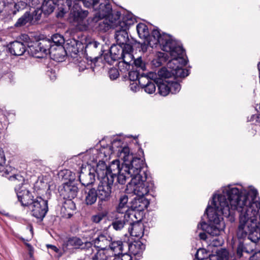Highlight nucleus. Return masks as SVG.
<instances>
[{
    "label": "nucleus",
    "instance_id": "obj_1",
    "mask_svg": "<svg viewBox=\"0 0 260 260\" xmlns=\"http://www.w3.org/2000/svg\"><path fill=\"white\" fill-rule=\"evenodd\" d=\"M229 200L233 208L239 213V224L237 231L238 239L248 237L253 243L244 244L240 242L237 248V256L241 258L244 252L249 254L255 248L260 239V202L257 190L253 188L247 190L237 187L226 188Z\"/></svg>",
    "mask_w": 260,
    "mask_h": 260
},
{
    "label": "nucleus",
    "instance_id": "obj_2",
    "mask_svg": "<svg viewBox=\"0 0 260 260\" xmlns=\"http://www.w3.org/2000/svg\"><path fill=\"white\" fill-rule=\"evenodd\" d=\"M234 187H235L232 185L223 187L222 193L217 196L214 195L211 205H208L206 209L209 224L203 221L200 225L203 231L212 237L209 240L210 246L218 247L223 244V240L220 234L225 228L224 218L231 222L235 221L237 208L232 207L226 192H224L225 188Z\"/></svg>",
    "mask_w": 260,
    "mask_h": 260
},
{
    "label": "nucleus",
    "instance_id": "obj_3",
    "mask_svg": "<svg viewBox=\"0 0 260 260\" xmlns=\"http://www.w3.org/2000/svg\"><path fill=\"white\" fill-rule=\"evenodd\" d=\"M159 34L157 31L153 32V38L150 41V44L153 47L156 43H160L161 49L169 53L172 59L167 63V67L171 69L172 76L175 78H184L188 76L189 70L183 68L187 64V61L183 57L185 50L181 44L170 35H165L159 39Z\"/></svg>",
    "mask_w": 260,
    "mask_h": 260
},
{
    "label": "nucleus",
    "instance_id": "obj_4",
    "mask_svg": "<svg viewBox=\"0 0 260 260\" xmlns=\"http://www.w3.org/2000/svg\"><path fill=\"white\" fill-rule=\"evenodd\" d=\"M122 150L123 152H121L120 157L123 162L120 173L116 176L117 182L120 184H124L129 178L133 179L138 174V172H140V169H143L145 166L144 158L127 154V148H125Z\"/></svg>",
    "mask_w": 260,
    "mask_h": 260
},
{
    "label": "nucleus",
    "instance_id": "obj_5",
    "mask_svg": "<svg viewBox=\"0 0 260 260\" xmlns=\"http://www.w3.org/2000/svg\"><path fill=\"white\" fill-rule=\"evenodd\" d=\"M133 46L132 44L122 46L119 44L112 45L109 50V53L113 59L118 61V68L121 71L125 72L130 69L133 61Z\"/></svg>",
    "mask_w": 260,
    "mask_h": 260
},
{
    "label": "nucleus",
    "instance_id": "obj_6",
    "mask_svg": "<svg viewBox=\"0 0 260 260\" xmlns=\"http://www.w3.org/2000/svg\"><path fill=\"white\" fill-rule=\"evenodd\" d=\"M146 165L143 169H140L135 177L131 179V181L126 185L128 193H133L137 196H145L149 192L150 186L149 184L147 175Z\"/></svg>",
    "mask_w": 260,
    "mask_h": 260
},
{
    "label": "nucleus",
    "instance_id": "obj_7",
    "mask_svg": "<svg viewBox=\"0 0 260 260\" xmlns=\"http://www.w3.org/2000/svg\"><path fill=\"white\" fill-rule=\"evenodd\" d=\"M104 166L99 165L98 168L97 178L100 182L98 186L97 192L99 195V198L102 201H108L111 197L112 187L113 185L114 181L111 178L105 177V172L103 171Z\"/></svg>",
    "mask_w": 260,
    "mask_h": 260
},
{
    "label": "nucleus",
    "instance_id": "obj_8",
    "mask_svg": "<svg viewBox=\"0 0 260 260\" xmlns=\"http://www.w3.org/2000/svg\"><path fill=\"white\" fill-rule=\"evenodd\" d=\"M136 19L133 14L127 13L122 17V21L119 22V27L115 31V38L117 44L125 46L126 44H132L127 30L129 26L136 22Z\"/></svg>",
    "mask_w": 260,
    "mask_h": 260
},
{
    "label": "nucleus",
    "instance_id": "obj_9",
    "mask_svg": "<svg viewBox=\"0 0 260 260\" xmlns=\"http://www.w3.org/2000/svg\"><path fill=\"white\" fill-rule=\"evenodd\" d=\"M62 246L64 252H72L74 249H80L85 250L86 255H88L93 251L91 242H83L81 239L76 236L67 238L63 241Z\"/></svg>",
    "mask_w": 260,
    "mask_h": 260
},
{
    "label": "nucleus",
    "instance_id": "obj_10",
    "mask_svg": "<svg viewBox=\"0 0 260 260\" xmlns=\"http://www.w3.org/2000/svg\"><path fill=\"white\" fill-rule=\"evenodd\" d=\"M31 214L40 221H43L48 211V201L37 197L30 206Z\"/></svg>",
    "mask_w": 260,
    "mask_h": 260
},
{
    "label": "nucleus",
    "instance_id": "obj_11",
    "mask_svg": "<svg viewBox=\"0 0 260 260\" xmlns=\"http://www.w3.org/2000/svg\"><path fill=\"white\" fill-rule=\"evenodd\" d=\"M196 257L199 260H229V252L225 248L217 249L215 254L208 255L205 249H200L196 254Z\"/></svg>",
    "mask_w": 260,
    "mask_h": 260
},
{
    "label": "nucleus",
    "instance_id": "obj_12",
    "mask_svg": "<svg viewBox=\"0 0 260 260\" xmlns=\"http://www.w3.org/2000/svg\"><path fill=\"white\" fill-rule=\"evenodd\" d=\"M49 45V40H41L34 42L29 45L28 51L37 58H43L47 55V48L50 46Z\"/></svg>",
    "mask_w": 260,
    "mask_h": 260
},
{
    "label": "nucleus",
    "instance_id": "obj_13",
    "mask_svg": "<svg viewBox=\"0 0 260 260\" xmlns=\"http://www.w3.org/2000/svg\"><path fill=\"white\" fill-rule=\"evenodd\" d=\"M93 11L95 13L92 20L93 22H97L99 19H103L109 16L112 13V8L109 0H99Z\"/></svg>",
    "mask_w": 260,
    "mask_h": 260
},
{
    "label": "nucleus",
    "instance_id": "obj_14",
    "mask_svg": "<svg viewBox=\"0 0 260 260\" xmlns=\"http://www.w3.org/2000/svg\"><path fill=\"white\" fill-rule=\"evenodd\" d=\"M128 149V155H133V153H131L129 152V148L126 145L122 146L121 141L120 140H114L112 142L111 145L107 146L106 147H103L101 150V153H103L105 157L110 156L112 153H116L117 156L121 158L120 153L123 152V150L124 148Z\"/></svg>",
    "mask_w": 260,
    "mask_h": 260
},
{
    "label": "nucleus",
    "instance_id": "obj_15",
    "mask_svg": "<svg viewBox=\"0 0 260 260\" xmlns=\"http://www.w3.org/2000/svg\"><path fill=\"white\" fill-rule=\"evenodd\" d=\"M100 165L101 166L104 165L105 167V168H104V171H103L106 173L104 175L105 177L109 178H112L113 181L117 175L120 173L121 167H120V162L118 160H113L109 166H107L105 161L100 160L96 165V174H98V168Z\"/></svg>",
    "mask_w": 260,
    "mask_h": 260
},
{
    "label": "nucleus",
    "instance_id": "obj_16",
    "mask_svg": "<svg viewBox=\"0 0 260 260\" xmlns=\"http://www.w3.org/2000/svg\"><path fill=\"white\" fill-rule=\"evenodd\" d=\"M137 31L138 34L140 38L145 39L147 40L148 45H149L151 48L156 47L157 45H159L160 48H161V45L160 43H157L154 45V46H151L150 44V41L152 40L153 37H152L153 33L154 31H157L159 32V36L158 38L161 37L162 36L166 35H169L166 33L161 34L160 32V30L158 29H154L151 33V35H149V30L147 26L143 23H140L137 25Z\"/></svg>",
    "mask_w": 260,
    "mask_h": 260
},
{
    "label": "nucleus",
    "instance_id": "obj_17",
    "mask_svg": "<svg viewBox=\"0 0 260 260\" xmlns=\"http://www.w3.org/2000/svg\"><path fill=\"white\" fill-rule=\"evenodd\" d=\"M58 190L63 199H74L77 195L78 187L74 181L70 180L63 183Z\"/></svg>",
    "mask_w": 260,
    "mask_h": 260
},
{
    "label": "nucleus",
    "instance_id": "obj_18",
    "mask_svg": "<svg viewBox=\"0 0 260 260\" xmlns=\"http://www.w3.org/2000/svg\"><path fill=\"white\" fill-rule=\"evenodd\" d=\"M100 44L95 41L89 42L85 48V53L87 59L91 62H95L98 59L101 51L98 47Z\"/></svg>",
    "mask_w": 260,
    "mask_h": 260
},
{
    "label": "nucleus",
    "instance_id": "obj_19",
    "mask_svg": "<svg viewBox=\"0 0 260 260\" xmlns=\"http://www.w3.org/2000/svg\"><path fill=\"white\" fill-rule=\"evenodd\" d=\"M18 201L23 206H29L34 202L35 199L31 192L27 189L21 188H15Z\"/></svg>",
    "mask_w": 260,
    "mask_h": 260
},
{
    "label": "nucleus",
    "instance_id": "obj_20",
    "mask_svg": "<svg viewBox=\"0 0 260 260\" xmlns=\"http://www.w3.org/2000/svg\"><path fill=\"white\" fill-rule=\"evenodd\" d=\"M112 237L107 233H102L98 235L93 241V243L98 248L100 249L98 251H106L110 244Z\"/></svg>",
    "mask_w": 260,
    "mask_h": 260
},
{
    "label": "nucleus",
    "instance_id": "obj_21",
    "mask_svg": "<svg viewBox=\"0 0 260 260\" xmlns=\"http://www.w3.org/2000/svg\"><path fill=\"white\" fill-rule=\"evenodd\" d=\"M96 170L90 169L86 172L81 170L79 179L81 184L86 187L92 185L95 181Z\"/></svg>",
    "mask_w": 260,
    "mask_h": 260
},
{
    "label": "nucleus",
    "instance_id": "obj_22",
    "mask_svg": "<svg viewBox=\"0 0 260 260\" xmlns=\"http://www.w3.org/2000/svg\"><path fill=\"white\" fill-rule=\"evenodd\" d=\"M8 51L12 55L20 56L23 55L26 50L24 44L19 41H14L7 46Z\"/></svg>",
    "mask_w": 260,
    "mask_h": 260
},
{
    "label": "nucleus",
    "instance_id": "obj_23",
    "mask_svg": "<svg viewBox=\"0 0 260 260\" xmlns=\"http://www.w3.org/2000/svg\"><path fill=\"white\" fill-rule=\"evenodd\" d=\"M99 197L97 190L94 188L86 187L84 189L83 201L87 206L93 205Z\"/></svg>",
    "mask_w": 260,
    "mask_h": 260
},
{
    "label": "nucleus",
    "instance_id": "obj_24",
    "mask_svg": "<svg viewBox=\"0 0 260 260\" xmlns=\"http://www.w3.org/2000/svg\"><path fill=\"white\" fill-rule=\"evenodd\" d=\"M131 215L127 213L123 214L118 213L116 215L115 218L112 223L113 229L116 231L121 230L127 224H129V222L127 218L130 217Z\"/></svg>",
    "mask_w": 260,
    "mask_h": 260
},
{
    "label": "nucleus",
    "instance_id": "obj_25",
    "mask_svg": "<svg viewBox=\"0 0 260 260\" xmlns=\"http://www.w3.org/2000/svg\"><path fill=\"white\" fill-rule=\"evenodd\" d=\"M128 232L133 237L142 238L144 235V225L139 221L129 222Z\"/></svg>",
    "mask_w": 260,
    "mask_h": 260
},
{
    "label": "nucleus",
    "instance_id": "obj_26",
    "mask_svg": "<svg viewBox=\"0 0 260 260\" xmlns=\"http://www.w3.org/2000/svg\"><path fill=\"white\" fill-rule=\"evenodd\" d=\"M155 82L149 79L147 76L139 80V85L145 91L149 94L154 93L156 89Z\"/></svg>",
    "mask_w": 260,
    "mask_h": 260
},
{
    "label": "nucleus",
    "instance_id": "obj_27",
    "mask_svg": "<svg viewBox=\"0 0 260 260\" xmlns=\"http://www.w3.org/2000/svg\"><path fill=\"white\" fill-rule=\"evenodd\" d=\"M149 202L144 196H137L132 202V207L138 211H143L147 209Z\"/></svg>",
    "mask_w": 260,
    "mask_h": 260
},
{
    "label": "nucleus",
    "instance_id": "obj_28",
    "mask_svg": "<svg viewBox=\"0 0 260 260\" xmlns=\"http://www.w3.org/2000/svg\"><path fill=\"white\" fill-rule=\"evenodd\" d=\"M110 244L108 247L107 253L111 256H115V253L119 254L120 252L123 251V243L121 241L111 240Z\"/></svg>",
    "mask_w": 260,
    "mask_h": 260
},
{
    "label": "nucleus",
    "instance_id": "obj_29",
    "mask_svg": "<svg viewBox=\"0 0 260 260\" xmlns=\"http://www.w3.org/2000/svg\"><path fill=\"white\" fill-rule=\"evenodd\" d=\"M58 0H44L41 10L43 13L45 15H49L52 13L56 5H58Z\"/></svg>",
    "mask_w": 260,
    "mask_h": 260
},
{
    "label": "nucleus",
    "instance_id": "obj_30",
    "mask_svg": "<svg viewBox=\"0 0 260 260\" xmlns=\"http://www.w3.org/2000/svg\"><path fill=\"white\" fill-rule=\"evenodd\" d=\"M127 196L124 194L120 197L119 199V203L118 207L117 208V211L118 213L123 214L124 212L127 213L128 208V207L127 205Z\"/></svg>",
    "mask_w": 260,
    "mask_h": 260
},
{
    "label": "nucleus",
    "instance_id": "obj_31",
    "mask_svg": "<svg viewBox=\"0 0 260 260\" xmlns=\"http://www.w3.org/2000/svg\"><path fill=\"white\" fill-rule=\"evenodd\" d=\"M57 50L54 52V48H52V56L55 60H57L58 61H61L66 55V49L62 46L59 45L56 48Z\"/></svg>",
    "mask_w": 260,
    "mask_h": 260
},
{
    "label": "nucleus",
    "instance_id": "obj_32",
    "mask_svg": "<svg viewBox=\"0 0 260 260\" xmlns=\"http://www.w3.org/2000/svg\"><path fill=\"white\" fill-rule=\"evenodd\" d=\"M134 255H137L141 253L145 249V245L142 242H136L135 244L131 245L129 247Z\"/></svg>",
    "mask_w": 260,
    "mask_h": 260
},
{
    "label": "nucleus",
    "instance_id": "obj_33",
    "mask_svg": "<svg viewBox=\"0 0 260 260\" xmlns=\"http://www.w3.org/2000/svg\"><path fill=\"white\" fill-rule=\"evenodd\" d=\"M27 23L30 24V12H26L20 18H19L14 24L16 27H21L24 26Z\"/></svg>",
    "mask_w": 260,
    "mask_h": 260
},
{
    "label": "nucleus",
    "instance_id": "obj_34",
    "mask_svg": "<svg viewBox=\"0 0 260 260\" xmlns=\"http://www.w3.org/2000/svg\"><path fill=\"white\" fill-rule=\"evenodd\" d=\"M9 180L14 182L16 185L15 188H23V185L25 179L22 175L20 174H13L12 176H10Z\"/></svg>",
    "mask_w": 260,
    "mask_h": 260
},
{
    "label": "nucleus",
    "instance_id": "obj_35",
    "mask_svg": "<svg viewBox=\"0 0 260 260\" xmlns=\"http://www.w3.org/2000/svg\"><path fill=\"white\" fill-rule=\"evenodd\" d=\"M71 15L75 21L80 22L87 16V12L82 11V10H78L77 11H73L71 12Z\"/></svg>",
    "mask_w": 260,
    "mask_h": 260
},
{
    "label": "nucleus",
    "instance_id": "obj_36",
    "mask_svg": "<svg viewBox=\"0 0 260 260\" xmlns=\"http://www.w3.org/2000/svg\"><path fill=\"white\" fill-rule=\"evenodd\" d=\"M168 55L166 53L159 52L156 58L152 60V63L156 67L160 66L163 62H166L168 59Z\"/></svg>",
    "mask_w": 260,
    "mask_h": 260
},
{
    "label": "nucleus",
    "instance_id": "obj_37",
    "mask_svg": "<svg viewBox=\"0 0 260 260\" xmlns=\"http://www.w3.org/2000/svg\"><path fill=\"white\" fill-rule=\"evenodd\" d=\"M91 260H112V256L107 251H98L92 257Z\"/></svg>",
    "mask_w": 260,
    "mask_h": 260
},
{
    "label": "nucleus",
    "instance_id": "obj_38",
    "mask_svg": "<svg viewBox=\"0 0 260 260\" xmlns=\"http://www.w3.org/2000/svg\"><path fill=\"white\" fill-rule=\"evenodd\" d=\"M66 55L68 53L72 57H75V56L79 53V49L77 47V44L74 42L73 44H68L65 48Z\"/></svg>",
    "mask_w": 260,
    "mask_h": 260
},
{
    "label": "nucleus",
    "instance_id": "obj_39",
    "mask_svg": "<svg viewBox=\"0 0 260 260\" xmlns=\"http://www.w3.org/2000/svg\"><path fill=\"white\" fill-rule=\"evenodd\" d=\"M146 76H144V73H141L140 71L137 70H135L134 69L128 72V77L131 82L138 80V82L139 83V80Z\"/></svg>",
    "mask_w": 260,
    "mask_h": 260
},
{
    "label": "nucleus",
    "instance_id": "obj_40",
    "mask_svg": "<svg viewBox=\"0 0 260 260\" xmlns=\"http://www.w3.org/2000/svg\"><path fill=\"white\" fill-rule=\"evenodd\" d=\"M157 87L159 94L162 96H166L170 92L167 80L157 84Z\"/></svg>",
    "mask_w": 260,
    "mask_h": 260
},
{
    "label": "nucleus",
    "instance_id": "obj_41",
    "mask_svg": "<svg viewBox=\"0 0 260 260\" xmlns=\"http://www.w3.org/2000/svg\"><path fill=\"white\" fill-rule=\"evenodd\" d=\"M167 81L170 93L172 94H176L180 90L181 85L178 82L172 81L169 79H168Z\"/></svg>",
    "mask_w": 260,
    "mask_h": 260
},
{
    "label": "nucleus",
    "instance_id": "obj_42",
    "mask_svg": "<svg viewBox=\"0 0 260 260\" xmlns=\"http://www.w3.org/2000/svg\"><path fill=\"white\" fill-rule=\"evenodd\" d=\"M133 64H134L136 70L140 72H143L146 70L145 63L142 60V58L141 57H139L135 60L133 59L131 66Z\"/></svg>",
    "mask_w": 260,
    "mask_h": 260
},
{
    "label": "nucleus",
    "instance_id": "obj_43",
    "mask_svg": "<svg viewBox=\"0 0 260 260\" xmlns=\"http://www.w3.org/2000/svg\"><path fill=\"white\" fill-rule=\"evenodd\" d=\"M13 169L10 166H7L4 167L3 165L0 166V175L7 177L9 179L10 176H12L14 173H12Z\"/></svg>",
    "mask_w": 260,
    "mask_h": 260
},
{
    "label": "nucleus",
    "instance_id": "obj_44",
    "mask_svg": "<svg viewBox=\"0 0 260 260\" xmlns=\"http://www.w3.org/2000/svg\"><path fill=\"white\" fill-rule=\"evenodd\" d=\"M43 12L41 9L35 10L32 14L30 13V24H34L40 19Z\"/></svg>",
    "mask_w": 260,
    "mask_h": 260
},
{
    "label": "nucleus",
    "instance_id": "obj_45",
    "mask_svg": "<svg viewBox=\"0 0 260 260\" xmlns=\"http://www.w3.org/2000/svg\"><path fill=\"white\" fill-rule=\"evenodd\" d=\"M158 75L161 78L165 79L170 78L172 76V73L171 72V69L163 67L159 69L158 71Z\"/></svg>",
    "mask_w": 260,
    "mask_h": 260
},
{
    "label": "nucleus",
    "instance_id": "obj_46",
    "mask_svg": "<svg viewBox=\"0 0 260 260\" xmlns=\"http://www.w3.org/2000/svg\"><path fill=\"white\" fill-rule=\"evenodd\" d=\"M66 201L63 204V207L67 211L69 210L74 211L76 209V205L74 201L72 200L73 199H63Z\"/></svg>",
    "mask_w": 260,
    "mask_h": 260
},
{
    "label": "nucleus",
    "instance_id": "obj_47",
    "mask_svg": "<svg viewBox=\"0 0 260 260\" xmlns=\"http://www.w3.org/2000/svg\"><path fill=\"white\" fill-rule=\"evenodd\" d=\"M51 41L53 44L62 46L64 43V39L61 35L56 34L52 36Z\"/></svg>",
    "mask_w": 260,
    "mask_h": 260
},
{
    "label": "nucleus",
    "instance_id": "obj_48",
    "mask_svg": "<svg viewBox=\"0 0 260 260\" xmlns=\"http://www.w3.org/2000/svg\"><path fill=\"white\" fill-rule=\"evenodd\" d=\"M96 23H98V30L102 32H106L109 30L110 28L109 24L105 20L99 19V20Z\"/></svg>",
    "mask_w": 260,
    "mask_h": 260
},
{
    "label": "nucleus",
    "instance_id": "obj_49",
    "mask_svg": "<svg viewBox=\"0 0 260 260\" xmlns=\"http://www.w3.org/2000/svg\"><path fill=\"white\" fill-rule=\"evenodd\" d=\"M107 18H111V21L119 25V22L122 21V20H120L121 13L119 11H116L115 13H113L112 11L111 14L109 16H107Z\"/></svg>",
    "mask_w": 260,
    "mask_h": 260
},
{
    "label": "nucleus",
    "instance_id": "obj_50",
    "mask_svg": "<svg viewBox=\"0 0 260 260\" xmlns=\"http://www.w3.org/2000/svg\"><path fill=\"white\" fill-rule=\"evenodd\" d=\"M107 18H111V21L119 25V22L122 21V20H120L121 13L119 11H116L115 13H113L112 11L111 14L109 16H107Z\"/></svg>",
    "mask_w": 260,
    "mask_h": 260
},
{
    "label": "nucleus",
    "instance_id": "obj_51",
    "mask_svg": "<svg viewBox=\"0 0 260 260\" xmlns=\"http://www.w3.org/2000/svg\"><path fill=\"white\" fill-rule=\"evenodd\" d=\"M106 215L107 214L106 213L99 212L95 215H92L91 219L93 222L98 223L100 222Z\"/></svg>",
    "mask_w": 260,
    "mask_h": 260
},
{
    "label": "nucleus",
    "instance_id": "obj_52",
    "mask_svg": "<svg viewBox=\"0 0 260 260\" xmlns=\"http://www.w3.org/2000/svg\"><path fill=\"white\" fill-rule=\"evenodd\" d=\"M112 260H133V257L127 253L121 255L115 253V256H112Z\"/></svg>",
    "mask_w": 260,
    "mask_h": 260
},
{
    "label": "nucleus",
    "instance_id": "obj_53",
    "mask_svg": "<svg viewBox=\"0 0 260 260\" xmlns=\"http://www.w3.org/2000/svg\"><path fill=\"white\" fill-rule=\"evenodd\" d=\"M99 0H84L82 2L84 7L94 10Z\"/></svg>",
    "mask_w": 260,
    "mask_h": 260
},
{
    "label": "nucleus",
    "instance_id": "obj_54",
    "mask_svg": "<svg viewBox=\"0 0 260 260\" xmlns=\"http://www.w3.org/2000/svg\"><path fill=\"white\" fill-rule=\"evenodd\" d=\"M26 4L23 2L20 1L13 5L15 8V10L13 11L14 15L16 14L17 12L19 11L21 9H23L26 7Z\"/></svg>",
    "mask_w": 260,
    "mask_h": 260
},
{
    "label": "nucleus",
    "instance_id": "obj_55",
    "mask_svg": "<svg viewBox=\"0 0 260 260\" xmlns=\"http://www.w3.org/2000/svg\"><path fill=\"white\" fill-rule=\"evenodd\" d=\"M109 76L111 80L116 79L119 76L118 70L116 68H111L109 71Z\"/></svg>",
    "mask_w": 260,
    "mask_h": 260
},
{
    "label": "nucleus",
    "instance_id": "obj_56",
    "mask_svg": "<svg viewBox=\"0 0 260 260\" xmlns=\"http://www.w3.org/2000/svg\"><path fill=\"white\" fill-rule=\"evenodd\" d=\"M139 84V83H138L136 81H134L130 83L129 87L132 91L136 92L140 89Z\"/></svg>",
    "mask_w": 260,
    "mask_h": 260
},
{
    "label": "nucleus",
    "instance_id": "obj_57",
    "mask_svg": "<svg viewBox=\"0 0 260 260\" xmlns=\"http://www.w3.org/2000/svg\"><path fill=\"white\" fill-rule=\"evenodd\" d=\"M104 59L106 62H107L109 64H112L113 62L116 61L113 59L112 55L110 54L106 53L104 55Z\"/></svg>",
    "mask_w": 260,
    "mask_h": 260
},
{
    "label": "nucleus",
    "instance_id": "obj_58",
    "mask_svg": "<svg viewBox=\"0 0 260 260\" xmlns=\"http://www.w3.org/2000/svg\"><path fill=\"white\" fill-rule=\"evenodd\" d=\"M46 247L48 248H50L56 253L58 254V256H61L62 255V253L60 251V250L55 245L51 244H47Z\"/></svg>",
    "mask_w": 260,
    "mask_h": 260
},
{
    "label": "nucleus",
    "instance_id": "obj_59",
    "mask_svg": "<svg viewBox=\"0 0 260 260\" xmlns=\"http://www.w3.org/2000/svg\"><path fill=\"white\" fill-rule=\"evenodd\" d=\"M49 44H50V45H49L50 46L49 47H48V48H47V49L48 50L47 54H49L51 56L52 55V48H54L53 52H54L55 51H56L57 50L56 48L58 47V45L52 44V42H51L50 40H49Z\"/></svg>",
    "mask_w": 260,
    "mask_h": 260
},
{
    "label": "nucleus",
    "instance_id": "obj_60",
    "mask_svg": "<svg viewBox=\"0 0 260 260\" xmlns=\"http://www.w3.org/2000/svg\"><path fill=\"white\" fill-rule=\"evenodd\" d=\"M202 222H201L200 224H199L198 225V229H201L202 231H203V232H201L199 233V237L202 240H206V239H208L209 238L208 237V235H207L206 233H205L204 232H205V231H203L201 228V223Z\"/></svg>",
    "mask_w": 260,
    "mask_h": 260
},
{
    "label": "nucleus",
    "instance_id": "obj_61",
    "mask_svg": "<svg viewBox=\"0 0 260 260\" xmlns=\"http://www.w3.org/2000/svg\"><path fill=\"white\" fill-rule=\"evenodd\" d=\"M6 78H8L9 79L10 82H12L14 80V73L12 71H8L5 74Z\"/></svg>",
    "mask_w": 260,
    "mask_h": 260
},
{
    "label": "nucleus",
    "instance_id": "obj_62",
    "mask_svg": "<svg viewBox=\"0 0 260 260\" xmlns=\"http://www.w3.org/2000/svg\"><path fill=\"white\" fill-rule=\"evenodd\" d=\"M6 158L4 151L0 148V166L5 164Z\"/></svg>",
    "mask_w": 260,
    "mask_h": 260
},
{
    "label": "nucleus",
    "instance_id": "obj_63",
    "mask_svg": "<svg viewBox=\"0 0 260 260\" xmlns=\"http://www.w3.org/2000/svg\"><path fill=\"white\" fill-rule=\"evenodd\" d=\"M249 260H260V251L255 252L250 256Z\"/></svg>",
    "mask_w": 260,
    "mask_h": 260
},
{
    "label": "nucleus",
    "instance_id": "obj_64",
    "mask_svg": "<svg viewBox=\"0 0 260 260\" xmlns=\"http://www.w3.org/2000/svg\"><path fill=\"white\" fill-rule=\"evenodd\" d=\"M6 6V3L5 0H0V13L2 12Z\"/></svg>",
    "mask_w": 260,
    "mask_h": 260
}]
</instances>
